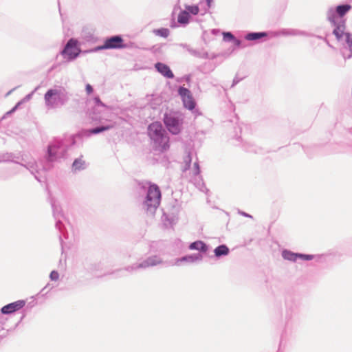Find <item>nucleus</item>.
<instances>
[{
    "label": "nucleus",
    "instance_id": "obj_12",
    "mask_svg": "<svg viewBox=\"0 0 352 352\" xmlns=\"http://www.w3.org/2000/svg\"><path fill=\"white\" fill-rule=\"evenodd\" d=\"M265 36H267V34L265 32H253L248 34L245 36V38L248 41H254Z\"/></svg>",
    "mask_w": 352,
    "mask_h": 352
},
{
    "label": "nucleus",
    "instance_id": "obj_33",
    "mask_svg": "<svg viewBox=\"0 0 352 352\" xmlns=\"http://www.w3.org/2000/svg\"><path fill=\"white\" fill-rule=\"evenodd\" d=\"M13 111H14V109H12V110L10 111V112H8V113H10L12 112Z\"/></svg>",
    "mask_w": 352,
    "mask_h": 352
},
{
    "label": "nucleus",
    "instance_id": "obj_30",
    "mask_svg": "<svg viewBox=\"0 0 352 352\" xmlns=\"http://www.w3.org/2000/svg\"><path fill=\"white\" fill-rule=\"evenodd\" d=\"M233 40H234V44H235L236 45H237V46H239V45H240L241 42H240V41H239V40H238V39H235L234 38V39H233Z\"/></svg>",
    "mask_w": 352,
    "mask_h": 352
},
{
    "label": "nucleus",
    "instance_id": "obj_32",
    "mask_svg": "<svg viewBox=\"0 0 352 352\" xmlns=\"http://www.w3.org/2000/svg\"><path fill=\"white\" fill-rule=\"evenodd\" d=\"M207 1H208V3L210 4L212 0H207Z\"/></svg>",
    "mask_w": 352,
    "mask_h": 352
},
{
    "label": "nucleus",
    "instance_id": "obj_25",
    "mask_svg": "<svg viewBox=\"0 0 352 352\" xmlns=\"http://www.w3.org/2000/svg\"><path fill=\"white\" fill-rule=\"evenodd\" d=\"M223 36L224 39H229V40L234 39V36L230 32H223Z\"/></svg>",
    "mask_w": 352,
    "mask_h": 352
},
{
    "label": "nucleus",
    "instance_id": "obj_1",
    "mask_svg": "<svg viewBox=\"0 0 352 352\" xmlns=\"http://www.w3.org/2000/svg\"><path fill=\"white\" fill-rule=\"evenodd\" d=\"M162 126L160 122H155L148 126V135L152 140L162 148L166 149L168 147V138L164 134Z\"/></svg>",
    "mask_w": 352,
    "mask_h": 352
},
{
    "label": "nucleus",
    "instance_id": "obj_22",
    "mask_svg": "<svg viewBox=\"0 0 352 352\" xmlns=\"http://www.w3.org/2000/svg\"><path fill=\"white\" fill-rule=\"evenodd\" d=\"M83 164H84V161H82L81 159H77L74 162L73 166L76 169H80V168L82 167Z\"/></svg>",
    "mask_w": 352,
    "mask_h": 352
},
{
    "label": "nucleus",
    "instance_id": "obj_23",
    "mask_svg": "<svg viewBox=\"0 0 352 352\" xmlns=\"http://www.w3.org/2000/svg\"><path fill=\"white\" fill-rule=\"evenodd\" d=\"M346 42L347 43L349 47H352V38L349 33L344 34Z\"/></svg>",
    "mask_w": 352,
    "mask_h": 352
},
{
    "label": "nucleus",
    "instance_id": "obj_24",
    "mask_svg": "<svg viewBox=\"0 0 352 352\" xmlns=\"http://www.w3.org/2000/svg\"><path fill=\"white\" fill-rule=\"evenodd\" d=\"M59 278V274L56 271H52L50 274V278L52 280H57Z\"/></svg>",
    "mask_w": 352,
    "mask_h": 352
},
{
    "label": "nucleus",
    "instance_id": "obj_16",
    "mask_svg": "<svg viewBox=\"0 0 352 352\" xmlns=\"http://www.w3.org/2000/svg\"><path fill=\"white\" fill-rule=\"evenodd\" d=\"M351 8L350 5H342L338 6L336 8V12L340 16H343L348 11H349Z\"/></svg>",
    "mask_w": 352,
    "mask_h": 352
},
{
    "label": "nucleus",
    "instance_id": "obj_31",
    "mask_svg": "<svg viewBox=\"0 0 352 352\" xmlns=\"http://www.w3.org/2000/svg\"><path fill=\"white\" fill-rule=\"evenodd\" d=\"M329 21H331L333 25H335V24H336L335 21H334L333 19L329 18Z\"/></svg>",
    "mask_w": 352,
    "mask_h": 352
},
{
    "label": "nucleus",
    "instance_id": "obj_3",
    "mask_svg": "<svg viewBox=\"0 0 352 352\" xmlns=\"http://www.w3.org/2000/svg\"><path fill=\"white\" fill-rule=\"evenodd\" d=\"M168 130L173 134H178L181 131L182 120L174 114H166L164 119Z\"/></svg>",
    "mask_w": 352,
    "mask_h": 352
},
{
    "label": "nucleus",
    "instance_id": "obj_2",
    "mask_svg": "<svg viewBox=\"0 0 352 352\" xmlns=\"http://www.w3.org/2000/svg\"><path fill=\"white\" fill-rule=\"evenodd\" d=\"M161 192L157 186L153 184L148 188L146 204L148 207L156 208L160 204Z\"/></svg>",
    "mask_w": 352,
    "mask_h": 352
},
{
    "label": "nucleus",
    "instance_id": "obj_28",
    "mask_svg": "<svg viewBox=\"0 0 352 352\" xmlns=\"http://www.w3.org/2000/svg\"><path fill=\"white\" fill-rule=\"evenodd\" d=\"M182 261H190V262H192L195 261V258L192 256H186V257H184L182 258Z\"/></svg>",
    "mask_w": 352,
    "mask_h": 352
},
{
    "label": "nucleus",
    "instance_id": "obj_5",
    "mask_svg": "<svg viewBox=\"0 0 352 352\" xmlns=\"http://www.w3.org/2000/svg\"><path fill=\"white\" fill-rule=\"evenodd\" d=\"M77 41L72 38L67 42L63 53L66 54L69 59H73L78 55L80 50L77 47Z\"/></svg>",
    "mask_w": 352,
    "mask_h": 352
},
{
    "label": "nucleus",
    "instance_id": "obj_19",
    "mask_svg": "<svg viewBox=\"0 0 352 352\" xmlns=\"http://www.w3.org/2000/svg\"><path fill=\"white\" fill-rule=\"evenodd\" d=\"M153 32L156 35L164 37V38L168 37V36L169 35V33H170L169 30L167 28H160V29H157V30H154Z\"/></svg>",
    "mask_w": 352,
    "mask_h": 352
},
{
    "label": "nucleus",
    "instance_id": "obj_7",
    "mask_svg": "<svg viewBox=\"0 0 352 352\" xmlns=\"http://www.w3.org/2000/svg\"><path fill=\"white\" fill-rule=\"evenodd\" d=\"M25 305V301L20 300L3 306L1 308V313L10 314L22 309Z\"/></svg>",
    "mask_w": 352,
    "mask_h": 352
},
{
    "label": "nucleus",
    "instance_id": "obj_8",
    "mask_svg": "<svg viewBox=\"0 0 352 352\" xmlns=\"http://www.w3.org/2000/svg\"><path fill=\"white\" fill-rule=\"evenodd\" d=\"M59 91L57 89H50L45 94V100L47 106H53L56 100L59 98Z\"/></svg>",
    "mask_w": 352,
    "mask_h": 352
},
{
    "label": "nucleus",
    "instance_id": "obj_26",
    "mask_svg": "<svg viewBox=\"0 0 352 352\" xmlns=\"http://www.w3.org/2000/svg\"><path fill=\"white\" fill-rule=\"evenodd\" d=\"M298 258H302L305 260H311L313 258L312 255H307V254H299Z\"/></svg>",
    "mask_w": 352,
    "mask_h": 352
},
{
    "label": "nucleus",
    "instance_id": "obj_10",
    "mask_svg": "<svg viewBox=\"0 0 352 352\" xmlns=\"http://www.w3.org/2000/svg\"><path fill=\"white\" fill-rule=\"evenodd\" d=\"M162 263V261L160 258L155 256L153 257L148 258L146 261H144V263L140 265V267H148V266H153L156 265L157 264H160Z\"/></svg>",
    "mask_w": 352,
    "mask_h": 352
},
{
    "label": "nucleus",
    "instance_id": "obj_18",
    "mask_svg": "<svg viewBox=\"0 0 352 352\" xmlns=\"http://www.w3.org/2000/svg\"><path fill=\"white\" fill-rule=\"evenodd\" d=\"M112 127H113L112 126L107 125V126H100V127H97L95 129H90L88 131V132H89V133H91V134H96V133H99L100 132H103L104 131L109 130V129H111Z\"/></svg>",
    "mask_w": 352,
    "mask_h": 352
},
{
    "label": "nucleus",
    "instance_id": "obj_11",
    "mask_svg": "<svg viewBox=\"0 0 352 352\" xmlns=\"http://www.w3.org/2000/svg\"><path fill=\"white\" fill-rule=\"evenodd\" d=\"M189 248L190 250H200L202 252H206V250H207L206 244L201 241H197L192 243L190 245Z\"/></svg>",
    "mask_w": 352,
    "mask_h": 352
},
{
    "label": "nucleus",
    "instance_id": "obj_4",
    "mask_svg": "<svg viewBox=\"0 0 352 352\" xmlns=\"http://www.w3.org/2000/svg\"><path fill=\"white\" fill-rule=\"evenodd\" d=\"M124 41L120 36H114L106 39L100 49H119L124 47Z\"/></svg>",
    "mask_w": 352,
    "mask_h": 352
},
{
    "label": "nucleus",
    "instance_id": "obj_6",
    "mask_svg": "<svg viewBox=\"0 0 352 352\" xmlns=\"http://www.w3.org/2000/svg\"><path fill=\"white\" fill-rule=\"evenodd\" d=\"M179 94L182 98V100L185 107L188 109H193L195 106V101L192 97L190 91L184 87H180L179 89Z\"/></svg>",
    "mask_w": 352,
    "mask_h": 352
},
{
    "label": "nucleus",
    "instance_id": "obj_21",
    "mask_svg": "<svg viewBox=\"0 0 352 352\" xmlns=\"http://www.w3.org/2000/svg\"><path fill=\"white\" fill-rule=\"evenodd\" d=\"M186 9L192 14H197L199 9L197 6H188L186 7Z\"/></svg>",
    "mask_w": 352,
    "mask_h": 352
},
{
    "label": "nucleus",
    "instance_id": "obj_9",
    "mask_svg": "<svg viewBox=\"0 0 352 352\" xmlns=\"http://www.w3.org/2000/svg\"><path fill=\"white\" fill-rule=\"evenodd\" d=\"M155 67L164 77L168 78H174V74L168 65L162 63H157Z\"/></svg>",
    "mask_w": 352,
    "mask_h": 352
},
{
    "label": "nucleus",
    "instance_id": "obj_29",
    "mask_svg": "<svg viewBox=\"0 0 352 352\" xmlns=\"http://www.w3.org/2000/svg\"><path fill=\"white\" fill-rule=\"evenodd\" d=\"M94 101L97 105H102V106L104 105L99 98H95Z\"/></svg>",
    "mask_w": 352,
    "mask_h": 352
},
{
    "label": "nucleus",
    "instance_id": "obj_20",
    "mask_svg": "<svg viewBox=\"0 0 352 352\" xmlns=\"http://www.w3.org/2000/svg\"><path fill=\"white\" fill-rule=\"evenodd\" d=\"M58 147L56 146H50L48 147V157L50 160H52L56 156Z\"/></svg>",
    "mask_w": 352,
    "mask_h": 352
},
{
    "label": "nucleus",
    "instance_id": "obj_17",
    "mask_svg": "<svg viewBox=\"0 0 352 352\" xmlns=\"http://www.w3.org/2000/svg\"><path fill=\"white\" fill-rule=\"evenodd\" d=\"M333 34L336 36L337 39L340 40L346 33H344V26L338 25L333 30Z\"/></svg>",
    "mask_w": 352,
    "mask_h": 352
},
{
    "label": "nucleus",
    "instance_id": "obj_13",
    "mask_svg": "<svg viewBox=\"0 0 352 352\" xmlns=\"http://www.w3.org/2000/svg\"><path fill=\"white\" fill-rule=\"evenodd\" d=\"M229 252V249L227 246L222 245L220 246H218L214 250V254L217 256H220L222 255H227Z\"/></svg>",
    "mask_w": 352,
    "mask_h": 352
},
{
    "label": "nucleus",
    "instance_id": "obj_14",
    "mask_svg": "<svg viewBox=\"0 0 352 352\" xmlns=\"http://www.w3.org/2000/svg\"><path fill=\"white\" fill-rule=\"evenodd\" d=\"M283 257L289 261H295L299 257V254H294L292 252L285 250L283 252Z\"/></svg>",
    "mask_w": 352,
    "mask_h": 352
},
{
    "label": "nucleus",
    "instance_id": "obj_27",
    "mask_svg": "<svg viewBox=\"0 0 352 352\" xmlns=\"http://www.w3.org/2000/svg\"><path fill=\"white\" fill-rule=\"evenodd\" d=\"M85 89H86V91H87V94H90L93 91V88H92V87L89 84H87L86 85Z\"/></svg>",
    "mask_w": 352,
    "mask_h": 352
},
{
    "label": "nucleus",
    "instance_id": "obj_15",
    "mask_svg": "<svg viewBox=\"0 0 352 352\" xmlns=\"http://www.w3.org/2000/svg\"><path fill=\"white\" fill-rule=\"evenodd\" d=\"M190 15L188 12L183 11L178 16V22L179 23L186 24L189 21Z\"/></svg>",
    "mask_w": 352,
    "mask_h": 352
}]
</instances>
